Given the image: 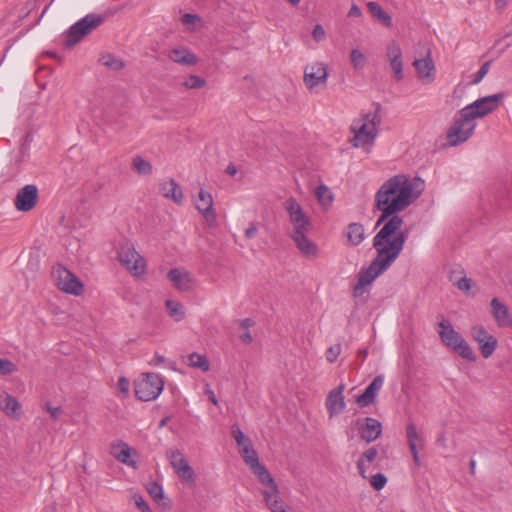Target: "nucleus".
Returning <instances> with one entry per match:
<instances>
[{"instance_id": "obj_1", "label": "nucleus", "mask_w": 512, "mask_h": 512, "mask_svg": "<svg viewBox=\"0 0 512 512\" xmlns=\"http://www.w3.org/2000/svg\"><path fill=\"white\" fill-rule=\"evenodd\" d=\"M504 97L505 93L503 92L481 97L460 109L447 131L446 137L449 145L457 146L466 142L473 135L476 128L475 119L483 118L495 111Z\"/></svg>"}, {"instance_id": "obj_2", "label": "nucleus", "mask_w": 512, "mask_h": 512, "mask_svg": "<svg viewBox=\"0 0 512 512\" xmlns=\"http://www.w3.org/2000/svg\"><path fill=\"white\" fill-rule=\"evenodd\" d=\"M423 181L411 179L408 175L397 174L387 179L375 194L374 202L386 209L397 212L405 210L421 194Z\"/></svg>"}, {"instance_id": "obj_3", "label": "nucleus", "mask_w": 512, "mask_h": 512, "mask_svg": "<svg viewBox=\"0 0 512 512\" xmlns=\"http://www.w3.org/2000/svg\"><path fill=\"white\" fill-rule=\"evenodd\" d=\"M385 233L375 241L376 256L368 267H363L358 273V281L353 287V297L358 298L365 292V287L371 285L375 279L387 271L399 257L400 244L386 241Z\"/></svg>"}, {"instance_id": "obj_4", "label": "nucleus", "mask_w": 512, "mask_h": 512, "mask_svg": "<svg viewBox=\"0 0 512 512\" xmlns=\"http://www.w3.org/2000/svg\"><path fill=\"white\" fill-rule=\"evenodd\" d=\"M374 208L381 212L375 227L377 228L381 224H383V226L373 238V247L375 248V241L378 236L385 233V238L388 243L398 242L397 244H400L399 253H401L408 238V231L402 230L404 223L403 217L398 215L399 212L393 209H386L384 206L379 207L376 202H374Z\"/></svg>"}, {"instance_id": "obj_5", "label": "nucleus", "mask_w": 512, "mask_h": 512, "mask_svg": "<svg viewBox=\"0 0 512 512\" xmlns=\"http://www.w3.org/2000/svg\"><path fill=\"white\" fill-rule=\"evenodd\" d=\"M105 21V15L90 13L75 22L64 33L63 45L67 49H71L77 43L83 40L84 37L91 34Z\"/></svg>"}, {"instance_id": "obj_6", "label": "nucleus", "mask_w": 512, "mask_h": 512, "mask_svg": "<svg viewBox=\"0 0 512 512\" xmlns=\"http://www.w3.org/2000/svg\"><path fill=\"white\" fill-rule=\"evenodd\" d=\"M164 381L161 376L153 372L141 374L134 383L135 396L140 401H152L162 392Z\"/></svg>"}, {"instance_id": "obj_7", "label": "nucleus", "mask_w": 512, "mask_h": 512, "mask_svg": "<svg viewBox=\"0 0 512 512\" xmlns=\"http://www.w3.org/2000/svg\"><path fill=\"white\" fill-rule=\"evenodd\" d=\"M118 260L135 276L142 275L146 271L144 258L135 250L134 245L130 241L120 244Z\"/></svg>"}, {"instance_id": "obj_8", "label": "nucleus", "mask_w": 512, "mask_h": 512, "mask_svg": "<svg viewBox=\"0 0 512 512\" xmlns=\"http://www.w3.org/2000/svg\"><path fill=\"white\" fill-rule=\"evenodd\" d=\"M52 277L58 289L75 296L83 292V284L79 278L62 265L53 268Z\"/></svg>"}, {"instance_id": "obj_9", "label": "nucleus", "mask_w": 512, "mask_h": 512, "mask_svg": "<svg viewBox=\"0 0 512 512\" xmlns=\"http://www.w3.org/2000/svg\"><path fill=\"white\" fill-rule=\"evenodd\" d=\"M369 117L370 115L366 114L361 119L354 121L351 125V131L354 133V137L352 139V144L354 147L365 148L367 145H373L378 130L372 129L366 122Z\"/></svg>"}, {"instance_id": "obj_10", "label": "nucleus", "mask_w": 512, "mask_h": 512, "mask_svg": "<svg viewBox=\"0 0 512 512\" xmlns=\"http://www.w3.org/2000/svg\"><path fill=\"white\" fill-rule=\"evenodd\" d=\"M283 206L288 213L290 222L293 224L292 233L310 231L312 226L311 221L294 197H289L283 203Z\"/></svg>"}, {"instance_id": "obj_11", "label": "nucleus", "mask_w": 512, "mask_h": 512, "mask_svg": "<svg viewBox=\"0 0 512 512\" xmlns=\"http://www.w3.org/2000/svg\"><path fill=\"white\" fill-rule=\"evenodd\" d=\"M471 336L477 342L483 358H489L497 348V339L489 334L483 326H474L471 328Z\"/></svg>"}, {"instance_id": "obj_12", "label": "nucleus", "mask_w": 512, "mask_h": 512, "mask_svg": "<svg viewBox=\"0 0 512 512\" xmlns=\"http://www.w3.org/2000/svg\"><path fill=\"white\" fill-rule=\"evenodd\" d=\"M38 188L34 184H27L18 190L14 205L18 211L28 212L32 210L38 202Z\"/></svg>"}, {"instance_id": "obj_13", "label": "nucleus", "mask_w": 512, "mask_h": 512, "mask_svg": "<svg viewBox=\"0 0 512 512\" xmlns=\"http://www.w3.org/2000/svg\"><path fill=\"white\" fill-rule=\"evenodd\" d=\"M356 426L359 436L367 443H371L378 439L382 433V424L375 418L366 417L365 419H357Z\"/></svg>"}, {"instance_id": "obj_14", "label": "nucleus", "mask_w": 512, "mask_h": 512, "mask_svg": "<svg viewBox=\"0 0 512 512\" xmlns=\"http://www.w3.org/2000/svg\"><path fill=\"white\" fill-rule=\"evenodd\" d=\"M327 76L328 72L323 63L316 62L307 65L304 69V83L309 90L320 84H325Z\"/></svg>"}, {"instance_id": "obj_15", "label": "nucleus", "mask_w": 512, "mask_h": 512, "mask_svg": "<svg viewBox=\"0 0 512 512\" xmlns=\"http://www.w3.org/2000/svg\"><path fill=\"white\" fill-rule=\"evenodd\" d=\"M413 66L417 71V76L424 84H430L435 79V65L431 58L430 51L424 59H415Z\"/></svg>"}, {"instance_id": "obj_16", "label": "nucleus", "mask_w": 512, "mask_h": 512, "mask_svg": "<svg viewBox=\"0 0 512 512\" xmlns=\"http://www.w3.org/2000/svg\"><path fill=\"white\" fill-rule=\"evenodd\" d=\"M437 332L442 343L453 350L459 341L463 338L452 326V324L441 316V321L438 324Z\"/></svg>"}, {"instance_id": "obj_17", "label": "nucleus", "mask_w": 512, "mask_h": 512, "mask_svg": "<svg viewBox=\"0 0 512 512\" xmlns=\"http://www.w3.org/2000/svg\"><path fill=\"white\" fill-rule=\"evenodd\" d=\"M386 55L390 62V67L394 73V78L397 81L403 79V62H402V50L396 42L392 41L386 48Z\"/></svg>"}, {"instance_id": "obj_18", "label": "nucleus", "mask_w": 512, "mask_h": 512, "mask_svg": "<svg viewBox=\"0 0 512 512\" xmlns=\"http://www.w3.org/2000/svg\"><path fill=\"white\" fill-rule=\"evenodd\" d=\"M384 383V375H377L372 382L366 387L364 392L356 398V403L360 407H366L374 404L376 396Z\"/></svg>"}, {"instance_id": "obj_19", "label": "nucleus", "mask_w": 512, "mask_h": 512, "mask_svg": "<svg viewBox=\"0 0 512 512\" xmlns=\"http://www.w3.org/2000/svg\"><path fill=\"white\" fill-rule=\"evenodd\" d=\"M196 208L209 224L216 221L217 215L213 208V198L209 192L200 189Z\"/></svg>"}, {"instance_id": "obj_20", "label": "nucleus", "mask_w": 512, "mask_h": 512, "mask_svg": "<svg viewBox=\"0 0 512 512\" xmlns=\"http://www.w3.org/2000/svg\"><path fill=\"white\" fill-rule=\"evenodd\" d=\"M111 454L119 462L132 468H137V462L131 459L132 454L137 455V452L136 450L132 449L127 443L123 441L113 443L111 445Z\"/></svg>"}, {"instance_id": "obj_21", "label": "nucleus", "mask_w": 512, "mask_h": 512, "mask_svg": "<svg viewBox=\"0 0 512 512\" xmlns=\"http://www.w3.org/2000/svg\"><path fill=\"white\" fill-rule=\"evenodd\" d=\"M308 232L309 231H300L292 233L291 238L303 256L306 258H315L318 254V247L313 241L308 239Z\"/></svg>"}, {"instance_id": "obj_22", "label": "nucleus", "mask_w": 512, "mask_h": 512, "mask_svg": "<svg viewBox=\"0 0 512 512\" xmlns=\"http://www.w3.org/2000/svg\"><path fill=\"white\" fill-rule=\"evenodd\" d=\"M344 384H340L332 389L326 398V407L330 417L339 414L345 409V401L343 397Z\"/></svg>"}, {"instance_id": "obj_23", "label": "nucleus", "mask_w": 512, "mask_h": 512, "mask_svg": "<svg viewBox=\"0 0 512 512\" xmlns=\"http://www.w3.org/2000/svg\"><path fill=\"white\" fill-rule=\"evenodd\" d=\"M491 314L499 327L512 328V317L509 309L498 298H493L490 302Z\"/></svg>"}, {"instance_id": "obj_24", "label": "nucleus", "mask_w": 512, "mask_h": 512, "mask_svg": "<svg viewBox=\"0 0 512 512\" xmlns=\"http://www.w3.org/2000/svg\"><path fill=\"white\" fill-rule=\"evenodd\" d=\"M0 410L10 418L19 419L21 417V404L14 396L5 391L0 393Z\"/></svg>"}, {"instance_id": "obj_25", "label": "nucleus", "mask_w": 512, "mask_h": 512, "mask_svg": "<svg viewBox=\"0 0 512 512\" xmlns=\"http://www.w3.org/2000/svg\"><path fill=\"white\" fill-rule=\"evenodd\" d=\"M167 278L174 287L180 291H189L192 287V279L188 272L173 268L167 273Z\"/></svg>"}, {"instance_id": "obj_26", "label": "nucleus", "mask_w": 512, "mask_h": 512, "mask_svg": "<svg viewBox=\"0 0 512 512\" xmlns=\"http://www.w3.org/2000/svg\"><path fill=\"white\" fill-rule=\"evenodd\" d=\"M406 438L413 457V461L417 466H420L421 461L417 443L422 441V437L419 435L417 427L413 422L408 423L406 426Z\"/></svg>"}, {"instance_id": "obj_27", "label": "nucleus", "mask_w": 512, "mask_h": 512, "mask_svg": "<svg viewBox=\"0 0 512 512\" xmlns=\"http://www.w3.org/2000/svg\"><path fill=\"white\" fill-rule=\"evenodd\" d=\"M168 58L175 63L187 66L196 65L198 62L196 55L182 46L173 48L169 52Z\"/></svg>"}, {"instance_id": "obj_28", "label": "nucleus", "mask_w": 512, "mask_h": 512, "mask_svg": "<svg viewBox=\"0 0 512 512\" xmlns=\"http://www.w3.org/2000/svg\"><path fill=\"white\" fill-rule=\"evenodd\" d=\"M160 191L165 198L171 199L177 204H181L183 201L182 190L173 178L161 183Z\"/></svg>"}, {"instance_id": "obj_29", "label": "nucleus", "mask_w": 512, "mask_h": 512, "mask_svg": "<svg viewBox=\"0 0 512 512\" xmlns=\"http://www.w3.org/2000/svg\"><path fill=\"white\" fill-rule=\"evenodd\" d=\"M250 470L253 472V474L257 476L258 480L263 485L270 488V491H272L273 494L279 493L277 484L275 483L270 472L266 469L264 465H262L260 462H255V465Z\"/></svg>"}, {"instance_id": "obj_30", "label": "nucleus", "mask_w": 512, "mask_h": 512, "mask_svg": "<svg viewBox=\"0 0 512 512\" xmlns=\"http://www.w3.org/2000/svg\"><path fill=\"white\" fill-rule=\"evenodd\" d=\"M367 8L371 16L383 26L390 28L393 25L392 17L376 2H368Z\"/></svg>"}, {"instance_id": "obj_31", "label": "nucleus", "mask_w": 512, "mask_h": 512, "mask_svg": "<svg viewBox=\"0 0 512 512\" xmlns=\"http://www.w3.org/2000/svg\"><path fill=\"white\" fill-rule=\"evenodd\" d=\"M346 236L349 245L356 247L365 239L364 226L361 223L353 222L347 226Z\"/></svg>"}, {"instance_id": "obj_32", "label": "nucleus", "mask_w": 512, "mask_h": 512, "mask_svg": "<svg viewBox=\"0 0 512 512\" xmlns=\"http://www.w3.org/2000/svg\"><path fill=\"white\" fill-rule=\"evenodd\" d=\"M239 453L241 454L245 464L251 469L255 462H259V457L257 452L254 450L251 441H248L244 447L239 449Z\"/></svg>"}, {"instance_id": "obj_33", "label": "nucleus", "mask_w": 512, "mask_h": 512, "mask_svg": "<svg viewBox=\"0 0 512 512\" xmlns=\"http://www.w3.org/2000/svg\"><path fill=\"white\" fill-rule=\"evenodd\" d=\"M453 351L460 356L461 358L468 360L470 362L476 361V355L467 341L462 338L461 341L457 343V345L453 348Z\"/></svg>"}, {"instance_id": "obj_34", "label": "nucleus", "mask_w": 512, "mask_h": 512, "mask_svg": "<svg viewBox=\"0 0 512 512\" xmlns=\"http://www.w3.org/2000/svg\"><path fill=\"white\" fill-rule=\"evenodd\" d=\"M98 61L101 65L113 71H119L125 66L123 60L110 53L101 55Z\"/></svg>"}, {"instance_id": "obj_35", "label": "nucleus", "mask_w": 512, "mask_h": 512, "mask_svg": "<svg viewBox=\"0 0 512 512\" xmlns=\"http://www.w3.org/2000/svg\"><path fill=\"white\" fill-rule=\"evenodd\" d=\"M147 491L158 505L163 507L169 506V504L164 501L165 497L163 494V488L158 482L149 483L147 486Z\"/></svg>"}, {"instance_id": "obj_36", "label": "nucleus", "mask_w": 512, "mask_h": 512, "mask_svg": "<svg viewBox=\"0 0 512 512\" xmlns=\"http://www.w3.org/2000/svg\"><path fill=\"white\" fill-rule=\"evenodd\" d=\"M273 495L272 491H263V497L269 510L271 512H287L282 502Z\"/></svg>"}, {"instance_id": "obj_37", "label": "nucleus", "mask_w": 512, "mask_h": 512, "mask_svg": "<svg viewBox=\"0 0 512 512\" xmlns=\"http://www.w3.org/2000/svg\"><path fill=\"white\" fill-rule=\"evenodd\" d=\"M315 196L322 206H329L333 201V195L329 188L321 184L316 188Z\"/></svg>"}, {"instance_id": "obj_38", "label": "nucleus", "mask_w": 512, "mask_h": 512, "mask_svg": "<svg viewBox=\"0 0 512 512\" xmlns=\"http://www.w3.org/2000/svg\"><path fill=\"white\" fill-rule=\"evenodd\" d=\"M133 169L140 175H150L152 173V165L149 161L141 156H135L132 161Z\"/></svg>"}, {"instance_id": "obj_39", "label": "nucleus", "mask_w": 512, "mask_h": 512, "mask_svg": "<svg viewBox=\"0 0 512 512\" xmlns=\"http://www.w3.org/2000/svg\"><path fill=\"white\" fill-rule=\"evenodd\" d=\"M189 365L194 368H199L205 372L208 371L210 367L207 357L198 353H192L189 355Z\"/></svg>"}, {"instance_id": "obj_40", "label": "nucleus", "mask_w": 512, "mask_h": 512, "mask_svg": "<svg viewBox=\"0 0 512 512\" xmlns=\"http://www.w3.org/2000/svg\"><path fill=\"white\" fill-rule=\"evenodd\" d=\"M165 304L169 311V315L175 321H181L184 319L185 313L183 310V306L180 303L172 301V300H167Z\"/></svg>"}, {"instance_id": "obj_41", "label": "nucleus", "mask_w": 512, "mask_h": 512, "mask_svg": "<svg viewBox=\"0 0 512 512\" xmlns=\"http://www.w3.org/2000/svg\"><path fill=\"white\" fill-rule=\"evenodd\" d=\"M176 474L182 481L190 485H195V472L189 464L180 467V470H178Z\"/></svg>"}, {"instance_id": "obj_42", "label": "nucleus", "mask_w": 512, "mask_h": 512, "mask_svg": "<svg viewBox=\"0 0 512 512\" xmlns=\"http://www.w3.org/2000/svg\"><path fill=\"white\" fill-rule=\"evenodd\" d=\"M183 85L188 89H200L206 85V81L200 76L190 75Z\"/></svg>"}, {"instance_id": "obj_43", "label": "nucleus", "mask_w": 512, "mask_h": 512, "mask_svg": "<svg viewBox=\"0 0 512 512\" xmlns=\"http://www.w3.org/2000/svg\"><path fill=\"white\" fill-rule=\"evenodd\" d=\"M375 111L373 114H369L370 117L366 120V122L369 124V126L372 129H377V127L381 124V105L379 103H374Z\"/></svg>"}, {"instance_id": "obj_44", "label": "nucleus", "mask_w": 512, "mask_h": 512, "mask_svg": "<svg viewBox=\"0 0 512 512\" xmlns=\"http://www.w3.org/2000/svg\"><path fill=\"white\" fill-rule=\"evenodd\" d=\"M351 64L355 69L361 68L366 62V57L358 49H353L350 54Z\"/></svg>"}, {"instance_id": "obj_45", "label": "nucleus", "mask_w": 512, "mask_h": 512, "mask_svg": "<svg viewBox=\"0 0 512 512\" xmlns=\"http://www.w3.org/2000/svg\"><path fill=\"white\" fill-rule=\"evenodd\" d=\"M17 371V366L8 359L0 358V375H11Z\"/></svg>"}, {"instance_id": "obj_46", "label": "nucleus", "mask_w": 512, "mask_h": 512, "mask_svg": "<svg viewBox=\"0 0 512 512\" xmlns=\"http://www.w3.org/2000/svg\"><path fill=\"white\" fill-rule=\"evenodd\" d=\"M387 483V477L382 473L373 475L370 479V484L375 490H381Z\"/></svg>"}, {"instance_id": "obj_47", "label": "nucleus", "mask_w": 512, "mask_h": 512, "mask_svg": "<svg viewBox=\"0 0 512 512\" xmlns=\"http://www.w3.org/2000/svg\"><path fill=\"white\" fill-rule=\"evenodd\" d=\"M232 436L235 439L239 449L244 447V445L248 441H251L250 438L245 436V434L238 427H235V428L232 429Z\"/></svg>"}, {"instance_id": "obj_48", "label": "nucleus", "mask_w": 512, "mask_h": 512, "mask_svg": "<svg viewBox=\"0 0 512 512\" xmlns=\"http://www.w3.org/2000/svg\"><path fill=\"white\" fill-rule=\"evenodd\" d=\"M340 352H341L340 344H336L334 346L329 347L328 350L326 351V360L329 363L335 362L337 357L339 356Z\"/></svg>"}, {"instance_id": "obj_49", "label": "nucleus", "mask_w": 512, "mask_h": 512, "mask_svg": "<svg viewBox=\"0 0 512 512\" xmlns=\"http://www.w3.org/2000/svg\"><path fill=\"white\" fill-rule=\"evenodd\" d=\"M490 68V62L487 61L484 64L481 65L480 69L477 71V73L474 75V79L472 81L473 84H477L482 81V79L485 77V75L488 73Z\"/></svg>"}, {"instance_id": "obj_50", "label": "nucleus", "mask_w": 512, "mask_h": 512, "mask_svg": "<svg viewBox=\"0 0 512 512\" xmlns=\"http://www.w3.org/2000/svg\"><path fill=\"white\" fill-rule=\"evenodd\" d=\"M135 505L141 510V512H152L146 500L139 494L133 496Z\"/></svg>"}, {"instance_id": "obj_51", "label": "nucleus", "mask_w": 512, "mask_h": 512, "mask_svg": "<svg viewBox=\"0 0 512 512\" xmlns=\"http://www.w3.org/2000/svg\"><path fill=\"white\" fill-rule=\"evenodd\" d=\"M471 283H472V280L466 276H463L454 282V284L457 286V288L464 292H468L470 290Z\"/></svg>"}, {"instance_id": "obj_52", "label": "nucleus", "mask_w": 512, "mask_h": 512, "mask_svg": "<svg viewBox=\"0 0 512 512\" xmlns=\"http://www.w3.org/2000/svg\"><path fill=\"white\" fill-rule=\"evenodd\" d=\"M325 30L321 24H317L314 26L312 31V37L316 42H321L325 39Z\"/></svg>"}, {"instance_id": "obj_53", "label": "nucleus", "mask_w": 512, "mask_h": 512, "mask_svg": "<svg viewBox=\"0 0 512 512\" xmlns=\"http://www.w3.org/2000/svg\"><path fill=\"white\" fill-rule=\"evenodd\" d=\"M167 458L169 459L170 464L173 465V463L182 460L184 458V455L178 449H170L167 451Z\"/></svg>"}, {"instance_id": "obj_54", "label": "nucleus", "mask_w": 512, "mask_h": 512, "mask_svg": "<svg viewBox=\"0 0 512 512\" xmlns=\"http://www.w3.org/2000/svg\"><path fill=\"white\" fill-rule=\"evenodd\" d=\"M378 455V451L376 449V447H371L369 449H367L362 455H361V459L364 460V461H367L369 463L373 462L376 457Z\"/></svg>"}, {"instance_id": "obj_55", "label": "nucleus", "mask_w": 512, "mask_h": 512, "mask_svg": "<svg viewBox=\"0 0 512 512\" xmlns=\"http://www.w3.org/2000/svg\"><path fill=\"white\" fill-rule=\"evenodd\" d=\"M45 410L50 414V417L54 420H57L59 415L62 412L61 407H52L50 404L45 405Z\"/></svg>"}, {"instance_id": "obj_56", "label": "nucleus", "mask_w": 512, "mask_h": 512, "mask_svg": "<svg viewBox=\"0 0 512 512\" xmlns=\"http://www.w3.org/2000/svg\"><path fill=\"white\" fill-rule=\"evenodd\" d=\"M130 383L129 380L125 377H121L118 380V389L120 392L127 394L129 391Z\"/></svg>"}, {"instance_id": "obj_57", "label": "nucleus", "mask_w": 512, "mask_h": 512, "mask_svg": "<svg viewBox=\"0 0 512 512\" xmlns=\"http://www.w3.org/2000/svg\"><path fill=\"white\" fill-rule=\"evenodd\" d=\"M199 20H200V17L196 14L185 13L182 16V22L187 25L194 24L196 21H199Z\"/></svg>"}, {"instance_id": "obj_58", "label": "nucleus", "mask_w": 512, "mask_h": 512, "mask_svg": "<svg viewBox=\"0 0 512 512\" xmlns=\"http://www.w3.org/2000/svg\"><path fill=\"white\" fill-rule=\"evenodd\" d=\"M257 231L258 229L256 223L252 222L250 223L249 227L245 230V237L251 239L256 235Z\"/></svg>"}, {"instance_id": "obj_59", "label": "nucleus", "mask_w": 512, "mask_h": 512, "mask_svg": "<svg viewBox=\"0 0 512 512\" xmlns=\"http://www.w3.org/2000/svg\"><path fill=\"white\" fill-rule=\"evenodd\" d=\"M164 362H165V357L158 353H155L153 359L149 362V364L154 365V366H159V365L163 364Z\"/></svg>"}, {"instance_id": "obj_60", "label": "nucleus", "mask_w": 512, "mask_h": 512, "mask_svg": "<svg viewBox=\"0 0 512 512\" xmlns=\"http://www.w3.org/2000/svg\"><path fill=\"white\" fill-rule=\"evenodd\" d=\"M361 14V10L356 4H353L348 12L349 17H360Z\"/></svg>"}, {"instance_id": "obj_61", "label": "nucleus", "mask_w": 512, "mask_h": 512, "mask_svg": "<svg viewBox=\"0 0 512 512\" xmlns=\"http://www.w3.org/2000/svg\"><path fill=\"white\" fill-rule=\"evenodd\" d=\"M357 469H358L359 475L365 479L366 478V469H365V465H364V460H362L361 458H359V460L357 461Z\"/></svg>"}, {"instance_id": "obj_62", "label": "nucleus", "mask_w": 512, "mask_h": 512, "mask_svg": "<svg viewBox=\"0 0 512 512\" xmlns=\"http://www.w3.org/2000/svg\"><path fill=\"white\" fill-rule=\"evenodd\" d=\"M255 325V322L251 318H245L241 320L240 326L248 331L250 327H253Z\"/></svg>"}, {"instance_id": "obj_63", "label": "nucleus", "mask_w": 512, "mask_h": 512, "mask_svg": "<svg viewBox=\"0 0 512 512\" xmlns=\"http://www.w3.org/2000/svg\"><path fill=\"white\" fill-rule=\"evenodd\" d=\"M240 339L246 344H250L253 341L251 333L247 330L240 335Z\"/></svg>"}, {"instance_id": "obj_64", "label": "nucleus", "mask_w": 512, "mask_h": 512, "mask_svg": "<svg viewBox=\"0 0 512 512\" xmlns=\"http://www.w3.org/2000/svg\"><path fill=\"white\" fill-rule=\"evenodd\" d=\"M188 462L185 458H183L182 460H179L178 462L176 463H173V465H171L173 467V469L175 470V473L180 470V467H184L185 465H187Z\"/></svg>"}]
</instances>
